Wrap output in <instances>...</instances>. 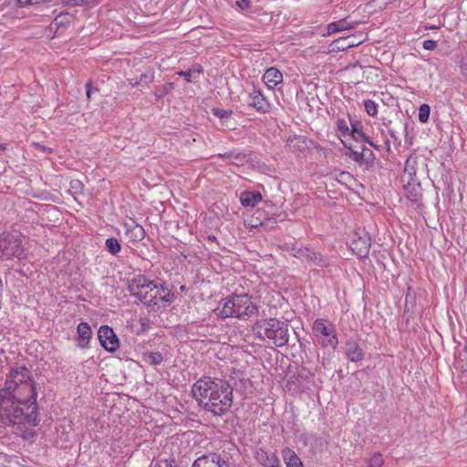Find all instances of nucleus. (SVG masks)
Returning <instances> with one entry per match:
<instances>
[{
	"mask_svg": "<svg viewBox=\"0 0 467 467\" xmlns=\"http://www.w3.org/2000/svg\"><path fill=\"white\" fill-rule=\"evenodd\" d=\"M36 385L26 367L12 368L0 389V420L12 426L16 434L26 438L37 426Z\"/></svg>",
	"mask_w": 467,
	"mask_h": 467,
	"instance_id": "f257e3e1",
	"label": "nucleus"
},
{
	"mask_svg": "<svg viewBox=\"0 0 467 467\" xmlns=\"http://www.w3.org/2000/svg\"><path fill=\"white\" fill-rule=\"evenodd\" d=\"M233 387L217 378L202 377L192 388V393L198 405L214 416L228 413L233 405Z\"/></svg>",
	"mask_w": 467,
	"mask_h": 467,
	"instance_id": "f03ea898",
	"label": "nucleus"
},
{
	"mask_svg": "<svg viewBox=\"0 0 467 467\" xmlns=\"http://www.w3.org/2000/svg\"><path fill=\"white\" fill-rule=\"evenodd\" d=\"M221 318L236 317L247 319L258 313L257 306L247 294L233 295L223 299L215 309Z\"/></svg>",
	"mask_w": 467,
	"mask_h": 467,
	"instance_id": "7ed1b4c3",
	"label": "nucleus"
},
{
	"mask_svg": "<svg viewBox=\"0 0 467 467\" xmlns=\"http://www.w3.org/2000/svg\"><path fill=\"white\" fill-rule=\"evenodd\" d=\"M130 295L146 306H159L160 302H171V291L160 287L153 282H148L144 277L133 279L129 285Z\"/></svg>",
	"mask_w": 467,
	"mask_h": 467,
	"instance_id": "20e7f679",
	"label": "nucleus"
},
{
	"mask_svg": "<svg viewBox=\"0 0 467 467\" xmlns=\"http://www.w3.org/2000/svg\"><path fill=\"white\" fill-rule=\"evenodd\" d=\"M254 332L257 338L271 340L277 348H282L288 343V325L277 318H265L255 322Z\"/></svg>",
	"mask_w": 467,
	"mask_h": 467,
	"instance_id": "39448f33",
	"label": "nucleus"
},
{
	"mask_svg": "<svg viewBox=\"0 0 467 467\" xmlns=\"http://www.w3.org/2000/svg\"><path fill=\"white\" fill-rule=\"evenodd\" d=\"M313 332L317 337L318 344L326 348L336 349L338 345V338L335 327L327 320L318 318L313 323Z\"/></svg>",
	"mask_w": 467,
	"mask_h": 467,
	"instance_id": "423d86ee",
	"label": "nucleus"
},
{
	"mask_svg": "<svg viewBox=\"0 0 467 467\" xmlns=\"http://www.w3.org/2000/svg\"><path fill=\"white\" fill-rule=\"evenodd\" d=\"M193 467H234L229 462L228 453L209 452L198 457L192 463Z\"/></svg>",
	"mask_w": 467,
	"mask_h": 467,
	"instance_id": "0eeeda50",
	"label": "nucleus"
},
{
	"mask_svg": "<svg viewBox=\"0 0 467 467\" xmlns=\"http://www.w3.org/2000/svg\"><path fill=\"white\" fill-rule=\"evenodd\" d=\"M23 254L22 241L15 235H1L0 237V257L20 258Z\"/></svg>",
	"mask_w": 467,
	"mask_h": 467,
	"instance_id": "6e6552de",
	"label": "nucleus"
},
{
	"mask_svg": "<svg viewBox=\"0 0 467 467\" xmlns=\"http://www.w3.org/2000/svg\"><path fill=\"white\" fill-rule=\"evenodd\" d=\"M101 346L109 352H115L119 345V338L109 326H101L98 332Z\"/></svg>",
	"mask_w": 467,
	"mask_h": 467,
	"instance_id": "1a4fd4ad",
	"label": "nucleus"
},
{
	"mask_svg": "<svg viewBox=\"0 0 467 467\" xmlns=\"http://www.w3.org/2000/svg\"><path fill=\"white\" fill-rule=\"evenodd\" d=\"M349 247L352 252L360 258L366 257L371 245L370 235H353Z\"/></svg>",
	"mask_w": 467,
	"mask_h": 467,
	"instance_id": "9d476101",
	"label": "nucleus"
},
{
	"mask_svg": "<svg viewBox=\"0 0 467 467\" xmlns=\"http://www.w3.org/2000/svg\"><path fill=\"white\" fill-rule=\"evenodd\" d=\"M345 355L350 362H360L364 358V352L355 340L349 339L345 343Z\"/></svg>",
	"mask_w": 467,
	"mask_h": 467,
	"instance_id": "9b49d317",
	"label": "nucleus"
},
{
	"mask_svg": "<svg viewBox=\"0 0 467 467\" xmlns=\"http://www.w3.org/2000/svg\"><path fill=\"white\" fill-rule=\"evenodd\" d=\"M77 332L78 346L80 348H87L92 336V331L89 325L87 322L79 323L77 328Z\"/></svg>",
	"mask_w": 467,
	"mask_h": 467,
	"instance_id": "f8f14e48",
	"label": "nucleus"
},
{
	"mask_svg": "<svg viewBox=\"0 0 467 467\" xmlns=\"http://www.w3.org/2000/svg\"><path fill=\"white\" fill-rule=\"evenodd\" d=\"M256 459L258 462L265 467H278L279 466V460L275 453L272 451H266L262 449H260L256 452Z\"/></svg>",
	"mask_w": 467,
	"mask_h": 467,
	"instance_id": "ddd939ff",
	"label": "nucleus"
},
{
	"mask_svg": "<svg viewBox=\"0 0 467 467\" xmlns=\"http://www.w3.org/2000/svg\"><path fill=\"white\" fill-rule=\"evenodd\" d=\"M263 80L268 88H274L283 81V75L277 68L269 67L265 72Z\"/></svg>",
	"mask_w": 467,
	"mask_h": 467,
	"instance_id": "4468645a",
	"label": "nucleus"
},
{
	"mask_svg": "<svg viewBox=\"0 0 467 467\" xmlns=\"http://www.w3.org/2000/svg\"><path fill=\"white\" fill-rule=\"evenodd\" d=\"M71 22V16L68 13H60L57 15L52 23L49 26L50 31H55L57 33L58 31H63L67 29Z\"/></svg>",
	"mask_w": 467,
	"mask_h": 467,
	"instance_id": "2eb2a0df",
	"label": "nucleus"
},
{
	"mask_svg": "<svg viewBox=\"0 0 467 467\" xmlns=\"http://www.w3.org/2000/svg\"><path fill=\"white\" fill-rule=\"evenodd\" d=\"M219 157L230 159L231 163L236 166H243L248 163L250 161V154L234 150L225 152L224 154H220Z\"/></svg>",
	"mask_w": 467,
	"mask_h": 467,
	"instance_id": "dca6fc26",
	"label": "nucleus"
},
{
	"mask_svg": "<svg viewBox=\"0 0 467 467\" xmlns=\"http://www.w3.org/2000/svg\"><path fill=\"white\" fill-rule=\"evenodd\" d=\"M286 250H291L293 252V255L296 257H306L307 260L310 261H317L320 260V254L312 252L308 248H297L296 245H292L291 247L288 245V244H285Z\"/></svg>",
	"mask_w": 467,
	"mask_h": 467,
	"instance_id": "f3484780",
	"label": "nucleus"
},
{
	"mask_svg": "<svg viewBox=\"0 0 467 467\" xmlns=\"http://www.w3.org/2000/svg\"><path fill=\"white\" fill-rule=\"evenodd\" d=\"M246 102L250 107L265 111L266 100L260 91L254 89L248 95Z\"/></svg>",
	"mask_w": 467,
	"mask_h": 467,
	"instance_id": "a211bd4d",
	"label": "nucleus"
},
{
	"mask_svg": "<svg viewBox=\"0 0 467 467\" xmlns=\"http://www.w3.org/2000/svg\"><path fill=\"white\" fill-rule=\"evenodd\" d=\"M261 200L259 192H244L240 195V202L245 207H254Z\"/></svg>",
	"mask_w": 467,
	"mask_h": 467,
	"instance_id": "6ab92c4d",
	"label": "nucleus"
},
{
	"mask_svg": "<svg viewBox=\"0 0 467 467\" xmlns=\"http://www.w3.org/2000/svg\"><path fill=\"white\" fill-rule=\"evenodd\" d=\"M283 458L287 467H303L300 458L289 448L283 451Z\"/></svg>",
	"mask_w": 467,
	"mask_h": 467,
	"instance_id": "aec40b11",
	"label": "nucleus"
},
{
	"mask_svg": "<svg viewBox=\"0 0 467 467\" xmlns=\"http://www.w3.org/2000/svg\"><path fill=\"white\" fill-rule=\"evenodd\" d=\"M143 360L151 366H157L161 364L163 361V357L161 352L150 351L143 354Z\"/></svg>",
	"mask_w": 467,
	"mask_h": 467,
	"instance_id": "412c9836",
	"label": "nucleus"
},
{
	"mask_svg": "<svg viewBox=\"0 0 467 467\" xmlns=\"http://www.w3.org/2000/svg\"><path fill=\"white\" fill-rule=\"evenodd\" d=\"M125 234L134 232V234H145V230L142 226L138 224L133 219L129 218L124 223Z\"/></svg>",
	"mask_w": 467,
	"mask_h": 467,
	"instance_id": "4be33fe9",
	"label": "nucleus"
},
{
	"mask_svg": "<svg viewBox=\"0 0 467 467\" xmlns=\"http://www.w3.org/2000/svg\"><path fill=\"white\" fill-rule=\"evenodd\" d=\"M361 157H362V159L360 160V164L365 163L368 167H370L374 164L375 154L368 148H366V147L362 148Z\"/></svg>",
	"mask_w": 467,
	"mask_h": 467,
	"instance_id": "5701e85b",
	"label": "nucleus"
},
{
	"mask_svg": "<svg viewBox=\"0 0 467 467\" xmlns=\"http://www.w3.org/2000/svg\"><path fill=\"white\" fill-rule=\"evenodd\" d=\"M66 5L69 6H94L98 5L100 0H65Z\"/></svg>",
	"mask_w": 467,
	"mask_h": 467,
	"instance_id": "b1692460",
	"label": "nucleus"
},
{
	"mask_svg": "<svg viewBox=\"0 0 467 467\" xmlns=\"http://www.w3.org/2000/svg\"><path fill=\"white\" fill-rule=\"evenodd\" d=\"M106 247L107 250L112 254H116L120 251V244L119 240L115 237H110L107 239Z\"/></svg>",
	"mask_w": 467,
	"mask_h": 467,
	"instance_id": "393cba45",
	"label": "nucleus"
},
{
	"mask_svg": "<svg viewBox=\"0 0 467 467\" xmlns=\"http://www.w3.org/2000/svg\"><path fill=\"white\" fill-rule=\"evenodd\" d=\"M351 126L352 129L350 135L354 140H358V137H359L362 139V140H365V138H368V136L363 132L362 126L359 122L352 123Z\"/></svg>",
	"mask_w": 467,
	"mask_h": 467,
	"instance_id": "a878e982",
	"label": "nucleus"
},
{
	"mask_svg": "<svg viewBox=\"0 0 467 467\" xmlns=\"http://www.w3.org/2000/svg\"><path fill=\"white\" fill-rule=\"evenodd\" d=\"M84 184L79 180H72L69 183L68 192L72 195L81 194L83 192Z\"/></svg>",
	"mask_w": 467,
	"mask_h": 467,
	"instance_id": "bb28decb",
	"label": "nucleus"
},
{
	"mask_svg": "<svg viewBox=\"0 0 467 467\" xmlns=\"http://www.w3.org/2000/svg\"><path fill=\"white\" fill-rule=\"evenodd\" d=\"M212 112L214 116L219 118L221 120L225 121L230 119V117L233 115V110L231 109H223L219 108H213L212 109Z\"/></svg>",
	"mask_w": 467,
	"mask_h": 467,
	"instance_id": "cd10ccee",
	"label": "nucleus"
},
{
	"mask_svg": "<svg viewBox=\"0 0 467 467\" xmlns=\"http://www.w3.org/2000/svg\"><path fill=\"white\" fill-rule=\"evenodd\" d=\"M431 108L428 104L420 105L419 109V120L421 123H426L430 118Z\"/></svg>",
	"mask_w": 467,
	"mask_h": 467,
	"instance_id": "c85d7f7f",
	"label": "nucleus"
},
{
	"mask_svg": "<svg viewBox=\"0 0 467 467\" xmlns=\"http://www.w3.org/2000/svg\"><path fill=\"white\" fill-rule=\"evenodd\" d=\"M342 143L345 148L348 149V151L346 153L348 157H349L353 161L360 164L361 151L354 150L350 146H348L345 141L342 140Z\"/></svg>",
	"mask_w": 467,
	"mask_h": 467,
	"instance_id": "c756f323",
	"label": "nucleus"
},
{
	"mask_svg": "<svg viewBox=\"0 0 467 467\" xmlns=\"http://www.w3.org/2000/svg\"><path fill=\"white\" fill-rule=\"evenodd\" d=\"M337 130L340 133V136L346 137L350 135L351 130H349L347 121L343 119H338L337 120Z\"/></svg>",
	"mask_w": 467,
	"mask_h": 467,
	"instance_id": "7c9ffc66",
	"label": "nucleus"
},
{
	"mask_svg": "<svg viewBox=\"0 0 467 467\" xmlns=\"http://www.w3.org/2000/svg\"><path fill=\"white\" fill-rule=\"evenodd\" d=\"M383 464V458L380 453H374L369 461L366 463L365 467H381Z\"/></svg>",
	"mask_w": 467,
	"mask_h": 467,
	"instance_id": "2f4dec72",
	"label": "nucleus"
},
{
	"mask_svg": "<svg viewBox=\"0 0 467 467\" xmlns=\"http://www.w3.org/2000/svg\"><path fill=\"white\" fill-rule=\"evenodd\" d=\"M261 226L264 228V231H276L281 230L276 221L272 218H268L265 223H261Z\"/></svg>",
	"mask_w": 467,
	"mask_h": 467,
	"instance_id": "473e14b6",
	"label": "nucleus"
},
{
	"mask_svg": "<svg viewBox=\"0 0 467 467\" xmlns=\"http://www.w3.org/2000/svg\"><path fill=\"white\" fill-rule=\"evenodd\" d=\"M364 106H365L366 112L369 116L377 115V113H378L377 104L373 100H370V99L366 100L364 103Z\"/></svg>",
	"mask_w": 467,
	"mask_h": 467,
	"instance_id": "72a5a7b5",
	"label": "nucleus"
},
{
	"mask_svg": "<svg viewBox=\"0 0 467 467\" xmlns=\"http://www.w3.org/2000/svg\"><path fill=\"white\" fill-rule=\"evenodd\" d=\"M53 0H16L17 5L20 7L33 5H39L42 3H49Z\"/></svg>",
	"mask_w": 467,
	"mask_h": 467,
	"instance_id": "f704fd0d",
	"label": "nucleus"
},
{
	"mask_svg": "<svg viewBox=\"0 0 467 467\" xmlns=\"http://www.w3.org/2000/svg\"><path fill=\"white\" fill-rule=\"evenodd\" d=\"M405 171L408 172V175L410 177V179L408 181V184L410 185L411 182L413 184H415L416 181L412 177V175H415L414 169H413V167H411V168L409 167V161H407V162H406ZM417 184L420 185V182H417Z\"/></svg>",
	"mask_w": 467,
	"mask_h": 467,
	"instance_id": "c9c22d12",
	"label": "nucleus"
},
{
	"mask_svg": "<svg viewBox=\"0 0 467 467\" xmlns=\"http://www.w3.org/2000/svg\"><path fill=\"white\" fill-rule=\"evenodd\" d=\"M152 467H175V462L174 460H160Z\"/></svg>",
	"mask_w": 467,
	"mask_h": 467,
	"instance_id": "e433bc0d",
	"label": "nucleus"
},
{
	"mask_svg": "<svg viewBox=\"0 0 467 467\" xmlns=\"http://www.w3.org/2000/svg\"><path fill=\"white\" fill-rule=\"evenodd\" d=\"M171 87H172V84L168 83L165 86H163L162 88H158V90L156 91V96L158 98L163 97L171 88Z\"/></svg>",
	"mask_w": 467,
	"mask_h": 467,
	"instance_id": "4c0bfd02",
	"label": "nucleus"
},
{
	"mask_svg": "<svg viewBox=\"0 0 467 467\" xmlns=\"http://www.w3.org/2000/svg\"><path fill=\"white\" fill-rule=\"evenodd\" d=\"M299 142L305 143V141L303 140H301V138L295 137L294 139H291L288 140V145L290 148H293L294 150H301L300 146L299 145L296 146V144Z\"/></svg>",
	"mask_w": 467,
	"mask_h": 467,
	"instance_id": "58836bf2",
	"label": "nucleus"
},
{
	"mask_svg": "<svg viewBox=\"0 0 467 467\" xmlns=\"http://www.w3.org/2000/svg\"><path fill=\"white\" fill-rule=\"evenodd\" d=\"M98 91H99V88H94L92 86L91 81L87 82V84H86V95H87L88 99H90L91 94L93 92H98Z\"/></svg>",
	"mask_w": 467,
	"mask_h": 467,
	"instance_id": "ea45409f",
	"label": "nucleus"
},
{
	"mask_svg": "<svg viewBox=\"0 0 467 467\" xmlns=\"http://www.w3.org/2000/svg\"><path fill=\"white\" fill-rule=\"evenodd\" d=\"M422 46L426 50H433L437 47V42L431 39H428L423 41Z\"/></svg>",
	"mask_w": 467,
	"mask_h": 467,
	"instance_id": "a19ab883",
	"label": "nucleus"
},
{
	"mask_svg": "<svg viewBox=\"0 0 467 467\" xmlns=\"http://www.w3.org/2000/svg\"><path fill=\"white\" fill-rule=\"evenodd\" d=\"M442 239H443L444 244H445L447 242L446 235H441V234L436 235L435 238H432L431 240V245L437 244V245L441 246L442 245Z\"/></svg>",
	"mask_w": 467,
	"mask_h": 467,
	"instance_id": "79ce46f5",
	"label": "nucleus"
},
{
	"mask_svg": "<svg viewBox=\"0 0 467 467\" xmlns=\"http://www.w3.org/2000/svg\"><path fill=\"white\" fill-rule=\"evenodd\" d=\"M337 26L339 27V32L352 27L350 24L347 21V19H341L337 21Z\"/></svg>",
	"mask_w": 467,
	"mask_h": 467,
	"instance_id": "37998d69",
	"label": "nucleus"
},
{
	"mask_svg": "<svg viewBox=\"0 0 467 467\" xmlns=\"http://www.w3.org/2000/svg\"><path fill=\"white\" fill-rule=\"evenodd\" d=\"M179 75L183 76L187 82H192V81H194V78H195L192 76V70L181 71V72H179Z\"/></svg>",
	"mask_w": 467,
	"mask_h": 467,
	"instance_id": "c03bdc74",
	"label": "nucleus"
},
{
	"mask_svg": "<svg viewBox=\"0 0 467 467\" xmlns=\"http://www.w3.org/2000/svg\"><path fill=\"white\" fill-rule=\"evenodd\" d=\"M337 32H339V27L337 26V22L330 23L327 26V34L332 35Z\"/></svg>",
	"mask_w": 467,
	"mask_h": 467,
	"instance_id": "a18cd8bd",
	"label": "nucleus"
},
{
	"mask_svg": "<svg viewBox=\"0 0 467 467\" xmlns=\"http://www.w3.org/2000/svg\"><path fill=\"white\" fill-rule=\"evenodd\" d=\"M352 179H353V177L349 172L342 171L339 173V178L337 179V181L339 182H342L343 181H348V180H352Z\"/></svg>",
	"mask_w": 467,
	"mask_h": 467,
	"instance_id": "49530a36",
	"label": "nucleus"
},
{
	"mask_svg": "<svg viewBox=\"0 0 467 467\" xmlns=\"http://www.w3.org/2000/svg\"><path fill=\"white\" fill-rule=\"evenodd\" d=\"M236 5L239 6L241 9H246L248 7H250V5H251V0H239V1H236Z\"/></svg>",
	"mask_w": 467,
	"mask_h": 467,
	"instance_id": "de8ad7c7",
	"label": "nucleus"
},
{
	"mask_svg": "<svg viewBox=\"0 0 467 467\" xmlns=\"http://www.w3.org/2000/svg\"><path fill=\"white\" fill-rule=\"evenodd\" d=\"M202 237H203V239L207 241V243L210 244V245H213V244H220L218 242H217V238H216V235H202Z\"/></svg>",
	"mask_w": 467,
	"mask_h": 467,
	"instance_id": "09e8293b",
	"label": "nucleus"
},
{
	"mask_svg": "<svg viewBox=\"0 0 467 467\" xmlns=\"http://www.w3.org/2000/svg\"><path fill=\"white\" fill-rule=\"evenodd\" d=\"M459 358L461 361L465 360V367L467 368V345L464 347L463 350L460 352Z\"/></svg>",
	"mask_w": 467,
	"mask_h": 467,
	"instance_id": "8fccbe9b",
	"label": "nucleus"
},
{
	"mask_svg": "<svg viewBox=\"0 0 467 467\" xmlns=\"http://www.w3.org/2000/svg\"><path fill=\"white\" fill-rule=\"evenodd\" d=\"M162 236V240L165 241V242H168V243H171V242H176L178 243V240L173 236H170V235H167V234H164V235H161Z\"/></svg>",
	"mask_w": 467,
	"mask_h": 467,
	"instance_id": "3c124183",
	"label": "nucleus"
},
{
	"mask_svg": "<svg viewBox=\"0 0 467 467\" xmlns=\"http://www.w3.org/2000/svg\"><path fill=\"white\" fill-rule=\"evenodd\" d=\"M364 141L368 143L370 146H372L375 149H379V146L378 144H376L372 140H370L369 137L365 138Z\"/></svg>",
	"mask_w": 467,
	"mask_h": 467,
	"instance_id": "603ef678",
	"label": "nucleus"
},
{
	"mask_svg": "<svg viewBox=\"0 0 467 467\" xmlns=\"http://www.w3.org/2000/svg\"><path fill=\"white\" fill-rule=\"evenodd\" d=\"M385 145H386L387 150H390V142L389 140H385Z\"/></svg>",
	"mask_w": 467,
	"mask_h": 467,
	"instance_id": "864d4df0",
	"label": "nucleus"
},
{
	"mask_svg": "<svg viewBox=\"0 0 467 467\" xmlns=\"http://www.w3.org/2000/svg\"><path fill=\"white\" fill-rule=\"evenodd\" d=\"M357 44L355 43V39H352V41H349L348 44V47H353V46H356Z\"/></svg>",
	"mask_w": 467,
	"mask_h": 467,
	"instance_id": "5fc2aeb1",
	"label": "nucleus"
},
{
	"mask_svg": "<svg viewBox=\"0 0 467 467\" xmlns=\"http://www.w3.org/2000/svg\"><path fill=\"white\" fill-rule=\"evenodd\" d=\"M357 44L355 43V39H352V41H349L348 44V47H353V46H356Z\"/></svg>",
	"mask_w": 467,
	"mask_h": 467,
	"instance_id": "6e6d98bb",
	"label": "nucleus"
},
{
	"mask_svg": "<svg viewBox=\"0 0 467 467\" xmlns=\"http://www.w3.org/2000/svg\"><path fill=\"white\" fill-rule=\"evenodd\" d=\"M36 146L41 149L43 151H46L47 150L45 146H40L39 144H36Z\"/></svg>",
	"mask_w": 467,
	"mask_h": 467,
	"instance_id": "4d7b16f0",
	"label": "nucleus"
},
{
	"mask_svg": "<svg viewBox=\"0 0 467 467\" xmlns=\"http://www.w3.org/2000/svg\"><path fill=\"white\" fill-rule=\"evenodd\" d=\"M177 251L181 254H183L182 246L179 245V247H176Z\"/></svg>",
	"mask_w": 467,
	"mask_h": 467,
	"instance_id": "13d9d810",
	"label": "nucleus"
},
{
	"mask_svg": "<svg viewBox=\"0 0 467 467\" xmlns=\"http://www.w3.org/2000/svg\"><path fill=\"white\" fill-rule=\"evenodd\" d=\"M147 78H148V77H147V75L142 74V75L140 76V81H142L143 79H146Z\"/></svg>",
	"mask_w": 467,
	"mask_h": 467,
	"instance_id": "bf43d9fd",
	"label": "nucleus"
},
{
	"mask_svg": "<svg viewBox=\"0 0 467 467\" xmlns=\"http://www.w3.org/2000/svg\"><path fill=\"white\" fill-rule=\"evenodd\" d=\"M389 133H390V136H391L393 139H395V140H396V137H395L394 132H393V131H389Z\"/></svg>",
	"mask_w": 467,
	"mask_h": 467,
	"instance_id": "052dcab7",
	"label": "nucleus"
},
{
	"mask_svg": "<svg viewBox=\"0 0 467 467\" xmlns=\"http://www.w3.org/2000/svg\"><path fill=\"white\" fill-rule=\"evenodd\" d=\"M5 150V146H3L2 144H0V152L3 151Z\"/></svg>",
	"mask_w": 467,
	"mask_h": 467,
	"instance_id": "680f3d73",
	"label": "nucleus"
},
{
	"mask_svg": "<svg viewBox=\"0 0 467 467\" xmlns=\"http://www.w3.org/2000/svg\"><path fill=\"white\" fill-rule=\"evenodd\" d=\"M408 312V305L406 304L405 305V310H404V315Z\"/></svg>",
	"mask_w": 467,
	"mask_h": 467,
	"instance_id": "e2e57ef3",
	"label": "nucleus"
},
{
	"mask_svg": "<svg viewBox=\"0 0 467 467\" xmlns=\"http://www.w3.org/2000/svg\"><path fill=\"white\" fill-rule=\"evenodd\" d=\"M192 467H193V466H192Z\"/></svg>",
	"mask_w": 467,
	"mask_h": 467,
	"instance_id": "0e129e2a",
	"label": "nucleus"
}]
</instances>
